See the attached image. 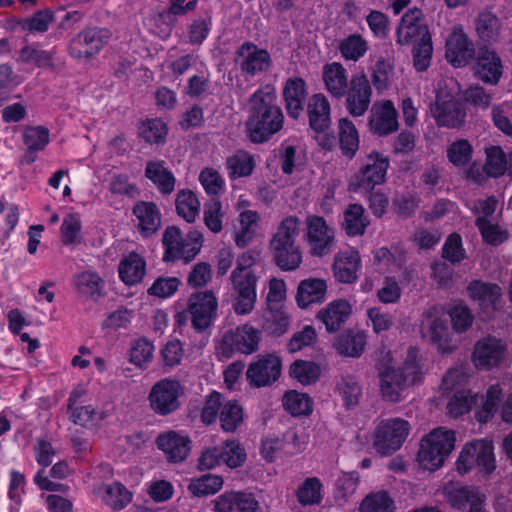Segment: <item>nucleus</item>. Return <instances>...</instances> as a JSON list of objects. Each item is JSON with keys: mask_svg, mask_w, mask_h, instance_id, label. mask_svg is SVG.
I'll return each instance as SVG.
<instances>
[{"mask_svg": "<svg viewBox=\"0 0 512 512\" xmlns=\"http://www.w3.org/2000/svg\"><path fill=\"white\" fill-rule=\"evenodd\" d=\"M248 104L246 127L252 142L263 143L282 129L284 116L273 85L260 86L249 97Z\"/></svg>", "mask_w": 512, "mask_h": 512, "instance_id": "nucleus-1", "label": "nucleus"}, {"mask_svg": "<svg viewBox=\"0 0 512 512\" xmlns=\"http://www.w3.org/2000/svg\"><path fill=\"white\" fill-rule=\"evenodd\" d=\"M392 358L390 352L381 360L379 365L380 389L385 400L399 402L401 393L410 384L418 382L421 378L418 364V350L409 348L402 367L394 368L390 364Z\"/></svg>", "mask_w": 512, "mask_h": 512, "instance_id": "nucleus-2", "label": "nucleus"}, {"mask_svg": "<svg viewBox=\"0 0 512 512\" xmlns=\"http://www.w3.org/2000/svg\"><path fill=\"white\" fill-rule=\"evenodd\" d=\"M300 223L297 216L284 217L270 239L269 250L272 259L282 271H294L302 263V253L296 245Z\"/></svg>", "mask_w": 512, "mask_h": 512, "instance_id": "nucleus-3", "label": "nucleus"}, {"mask_svg": "<svg viewBox=\"0 0 512 512\" xmlns=\"http://www.w3.org/2000/svg\"><path fill=\"white\" fill-rule=\"evenodd\" d=\"M255 261L250 252L243 253L231 272V290L235 299L233 308L237 315L250 314L255 308L257 283L260 278L252 268Z\"/></svg>", "mask_w": 512, "mask_h": 512, "instance_id": "nucleus-4", "label": "nucleus"}, {"mask_svg": "<svg viewBox=\"0 0 512 512\" xmlns=\"http://www.w3.org/2000/svg\"><path fill=\"white\" fill-rule=\"evenodd\" d=\"M455 432L446 427H438L425 435L418 451L419 464L426 470L441 468L455 448Z\"/></svg>", "mask_w": 512, "mask_h": 512, "instance_id": "nucleus-5", "label": "nucleus"}, {"mask_svg": "<svg viewBox=\"0 0 512 512\" xmlns=\"http://www.w3.org/2000/svg\"><path fill=\"white\" fill-rule=\"evenodd\" d=\"M218 300L211 290L192 293L187 307L177 314V321H190L191 327L198 333L209 329L217 318Z\"/></svg>", "mask_w": 512, "mask_h": 512, "instance_id": "nucleus-6", "label": "nucleus"}, {"mask_svg": "<svg viewBox=\"0 0 512 512\" xmlns=\"http://www.w3.org/2000/svg\"><path fill=\"white\" fill-rule=\"evenodd\" d=\"M441 492L444 500L456 510L462 512H486V495L480 487L449 480L443 483Z\"/></svg>", "mask_w": 512, "mask_h": 512, "instance_id": "nucleus-7", "label": "nucleus"}, {"mask_svg": "<svg viewBox=\"0 0 512 512\" xmlns=\"http://www.w3.org/2000/svg\"><path fill=\"white\" fill-rule=\"evenodd\" d=\"M389 160L380 153L373 152L361 162L359 170L352 176L349 189L353 192H370L385 181Z\"/></svg>", "mask_w": 512, "mask_h": 512, "instance_id": "nucleus-8", "label": "nucleus"}, {"mask_svg": "<svg viewBox=\"0 0 512 512\" xmlns=\"http://www.w3.org/2000/svg\"><path fill=\"white\" fill-rule=\"evenodd\" d=\"M112 31L105 27H90L75 35L69 43V54L77 60H89L110 42Z\"/></svg>", "mask_w": 512, "mask_h": 512, "instance_id": "nucleus-9", "label": "nucleus"}, {"mask_svg": "<svg viewBox=\"0 0 512 512\" xmlns=\"http://www.w3.org/2000/svg\"><path fill=\"white\" fill-rule=\"evenodd\" d=\"M410 431L408 421L393 418L380 422L374 437L373 446L382 456H387L398 450L405 442Z\"/></svg>", "mask_w": 512, "mask_h": 512, "instance_id": "nucleus-10", "label": "nucleus"}, {"mask_svg": "<svg viewBox=\"0 0 512 512\" xmlns=\"http://www.w3.org/2000/svg\"><path fill=\"white\" fill-rule=\"evenodd\" d=\"M261 331L249 324H244L225 332L220 343V353L225 358H230L234 353L250 355L259 348Z\"/></svg>", "mask_w": 512, "mask_h": 512, "instance_id": "nucleus-11", "label": "nucleus"}, {"mask_svg": "<svg viewBox=\"0 0 512 512\" xmlns=\"http://www.w3.org/2000/svg\"><path fill=\"white\" fill-rule=\"evenodd\" d=\"M183 393L179 381L165 378L156 382L148 395L151 410L160 416H167L180 408L179 397Z\"/></svg>", "mask_w": 512, "mask_h": 512, "instance_id": "nucleus-12", "label": "nucleus"}, {"mask_svg": "<svg viewBox=\"0 0 512 512\" xmlns=\"http://www.w3.org/2000/svg\"><path fill=\"white\" fill-rule=\"evenodd\" d=\"M305 241L309 252L315 257H324L334 249L335 234L326 220L317 215H310L306 218Z\"/></svg>", "mask_w": 512, "mask_h": 512, "instance_id": "nucleus-13", "label": "nucleus"}, {"mask_svg": "<svg viewBox=\"0 0 512 512\" xmlns=\"http://www.w3.org/2000/svg\"><path fill=\"white\" fill-rule=\"evenodd\" d=\"M234 62L246 79L269 71L272 65L269 52L250 41L244 42L237 48Z\"/></svg>", "mask_w": 512, "mask_h": 512, "instance_id": "nucleus-14", "label": "nucleus"}, {"mask_svg": "<svg viewBox=\"0 0 512 512\" xmlns=\"http://www.w3.org/2000/svg\"><path fill=\"white\" fill-rule=\"evenodd\" d=\"M372 87L364 73L354 74L345 94V108L352 117H361L369 110L372 100Z\"/></svg>", "mask_w": 512, "mask_h": 512, "instance_id": "nucleus-15", "label": "nucleus"}, {"mask_svg": "<svg viewBox=\"0 0 512 512\" xmlns=\"http://www.w3.org/2000/svg\"><path fill=\"white\" fill-rule=\"evenodd\" d=\"M370 131L377 136H388L398 130V112L390 100L375 102L368 119Z\"/></svg>", "mask_w": 512, "mask_h": 512, "instance_id": "nucleus-16", "label": "nucleus"}, {"mask_svg": "<svg viewBox=\"0 0 512 512\" xmlns=\"http://www.w3.org/2000/svg\"><path fill=\"white\" fill-rule=\"evenodd\" d=\"M281 374V362L277 356H260L248 366L246 377L250 385L264 387L275 382Z\"/></svg>", "mask_w": 512, "mask_h": 512, "instance_id": "nucleus-17", "label": "nucleus"}, {"mask_svg": "<svg viewBox=\"0 0 512 512\" xmlns=\"http://www.w3.org/2000/svg\"><path fill=\"white\" fill-rule=\"evenodd\" d=\"M422 12L418 8H413L407 11L401 18L399 27L397 28V43L406 45L431 38L428 27L422 23Z\"/></svg>", "mask_w": 512, "mask_h": 512, "instance_id": "nucleus-18", "label": "nucleus"}, {"mask_svg": "<svg viewBox=\"0 0 512 512\" xmlns=\"http://www.w3.org/2000/svg\"><path fill=\"white\" fill-rule=\"evenodd\" d=\"M431 112L438 126L450 129L461 127L466 117L463 103L453 97L437 96Z\"/></svg>", "mask_w": 512, "mask_h": 512, "instance_id": "nucleus-19", "label": "nucleus"}, {"mask_svg": "<svg viewBox=\"0 0 512 512\" xmlns=\"http://www.w3.org/2000/svg\"><path fill=\"white\" fill-rule=\"evenodd\" d=\"M475 54L474 44L462 29L455 28L446 41L447 60L454 67L465 66Z\"/></svg>", "mask_w": 512, "mask_h": 512, "instance_id": "nucleus-20", "label": "nucleus"}, {"mask_svg": "<svg viewBox=\"0 0 512 512\" xmlns=\"http://www.w3.org/2000/svg\"><path fill=\"white\" fill-rule=\"evenodd\" d=\"M156 444L171 463L184 461L191 450V440L188 436L175 431H168L156 438Z\"/></svg>", "mask_w": 512, "mask_h": 512, "instance_id": "nucleus-21", "label": "nucleus"}, {"mask_svg": "<svg viewBox=\"0 0 512 512\" xmlns=\"http://www.w3.org/2000/svg\"><path fill=\"white\" fill-rule=\"evenodd\" d=\"M308 91L304 79L301 77H290L283 87V98L285 108L290 117L297 119L304 110V102Z\"/></svg>", "mask_w": 512, "mask_h": 512, "instance_id": "nucleus-22", "label": "nucleus"}, {"mask_svg": "<svg viewBox=\"0 0 512 512\" xmlns=\"http://www.w3.org/2000/svg\"><path fill=\"white\" fill-rule=\"evenodd\" d=\"M505 347L501 340L488 336L479 340L473 352V360L477 367L489 368L497 366L504 356Z\"/></svg>", "mask_w": 512, "mask_h": 512, "instance_id": "nucleus-23", "label": "nucleus"}, {"mask_svg": "<svg viewBox=\"0 0 512 512\" xmlns=\"http://www.w3.org/2000/svg\"><path fill=\"white\" fill-rule=\"evenodd\" d=\"M331 107L328 99L322 93L313 94L307 103V115L310 128L322 133L331 125Z\"/></svg>", "mask_w": 512, "mask_h": 512, "instance_id": "nucleus-24", "label": "nucleus"}, {"mask_svg": "<svg viewBox=\"0 0 512 512\" xmlns=\"http://www.w3.org/2000/svg\"><path fill=\"white\" fill-rule=\"evenodd\" d=\"M502 62L495 51L481 48L477 55L476 73L479 78L490 84H497L502 76Z\"/></svg>", "mask_w": 512, "mask_h": 512, "instance_id": "nucleus-25", "label": "nucleus"}, {"mask_svg": "<svg viewBox=\"0 0 512 512\" xmlns=\"http://www.w3.org/2000/svg\"><path fill=\"white\" fill-rule=\"evenodd\" d=\"M322 78L325 88L331 96L337 99L345 96L349 87V81L347 70L341 63L332 62L324 65Z\"/></svg>", "mask_w": 512, "mask_h": 512, "instance_id": "nucleus-26", "label": "nucleus"}, {"mask_svg": "<svg viewBox=\"0 0 512 512\" xmlns=\"http://www.w3.org/2000/svg\"><path fill=\"white\" fill-rule=\"evenodd\" d=\"M138 220V229L144 237L153 235L161 225V214L153 202L140 201L132 210Z\"/></svg>", "mask_w": 512, "mask_h": 512, "instance_id": "nucleus-27", "label": "nucleus"}, {"mask_svg": "<svg viewBox=\"0 0 512 512\" xmlns=\"http://www.w3.org/2000/svg\"><path fill=\"white\" fill-rule=\"evenodd\" d=\"M361 266L359 253L354 250L339 252L334 259L333 272L341 283H353Z\"/></svg>", "mask_w": 512, "mask_h": 512, "instance_id": "nucleus-28", "label": "nucleus"}, {"mask_svg": "<svg viewBox=\"0 0 512 512\" xmlns=\"http://www.w3.org/2000/svg\"><path fill=\"white\" fill-rule=\"evenodd\" d=\"M145 177L155 185L163 196L170 195L175 190V176L166 167V163L163 160L147 162Z\"/></svg>", "mask_w": 512, "mask_h": 512, "instance_id": "nucleus-29", "label": "nucleus"}, {"mask_svg": "<svg viewBox=\"0 0 512 512\" xmlns=\"http://www.w3.org/2000/svg\"><path fill=\"white\" fill-rule=\"evenodd\" d=\"M351 314V306L346 300H335L320 310L317 318L325 325L328 332H336L347 321Z\"/></svg>", "mask_w": 512, "mask_h": 512, "instance_id": "nucleus-30", "label": "nucleus"}, {"mask_svg": "<svg viewBox=\"0 0 512 512\" xmlns=\"http://www.w3.org/2000/svg\"><path fill=\"white\" fill-rule=\"evenodd\" d=\"M327 284L318 278L302 280L298 286L296 300L301 308H307L313 303H321L325 299Z\"/></svg>", "mask_w": 512, "mask_h": 512, "instance_id": "nucleus-31", "label": "nucleus"}, {"mask_svg": "<svg viewBox=\"0 0 512 512\" xmlns=\"http://www.w3.org/2000/svg\"><path fill=\"white\" fill-rule=\"evenodd\" d=\"M73 283L78 293L88 299L97 300L103 295L105 283L95 271L77 273L73 277Z\"/></svg>", "mask_w": 512, "mask_h": 512, "instance_id": "nucleus-32", "label": "nucleus"}, {"mask_svg": "<svg viewBox=\"0 0 512 512\" xmlns=\"http://www.w3.org/2000/svg\"><path fill=\"white\" fill-rule=\"evenodd\" d=\"M102 501L113 511H120L132 501L133 494L121 482L102 484L99 487Z\"/></svg>", "mask_w": 512, "mask_h": 512, "instance_id": "nucleus-33", "label": "nucleus"}, {"mask_svg": "<svg viewBox=\"0 0 512 512\" xmlns=\"http://www.w3.org/2000/svg\"><path fill=\"white\" fill-rule=\"evenodd\" d=\"M342 228L350 237L362 236L370 222L362 205L349 204L343 213Z\"/></svg>", "mask_w": 512, "mask_h": 512, "instance_id": "nucleus-34", "label": "nucleus"}, {"mask_svg": "<svg viewBox=\"0 0 512 512\" xmlns=\"http://www.w3.org/2000/svg\"><path fill=\"white\" fill-rule=\"evenodd\" d=\"M438 309L431 307L423 313L421 328L432 342L437 343L440 347L447 342L448 327L446 321L437 317Z\"/></svg>", "mask_w": 512, "mask_h": 512, "instance_id": "nucleus-35", "label": "nucleus"}, {"mask_svg": "<svg viewBox=\"0 0 512 512\" xmlns=\"http://www.w3.org/2000/svg\"><path fill=\"white\" fill-rule=\"evenodd\" d=\"M145 268L144 259L139 254L132 252L120 261L118 272L125 284L134 285L143 279Z\"/></svg>", "mask_w": 512, "mask_h": 512, "instance_id": "nucleus-36", "label": "nucleus"}, {"mask_svg": "<svg viewBox=\"0 0 512 512\" xmlns=\"http://www.w3.org/2000/svg\"><path fill=\"white\" fill-rule=\"evenodd\" d=\"M468 292L471 298L478 301L485 309L495 310L501 296V288L497 284L474 281L469 284Z\"/></svg>", "mask_w": 512, "mask_h": 512, "instance_id": "nucleus-37", "label": "nucleus"}, {"mask_svg": "<svg viewBox=\"0 0 512 512\" xmlns=\"http://www.w3.org/2000/svg\"><path fill=\"white\" fill-rule=\"evenodd\" d=\"M465 445H471L475 451L471 452L472 463L475 467H478L481 471L490 474L495 470V458H494V447L491 441L487 439H477L466 443Z\"/></svg>", "mask_w": 512, "mask_h": 512, "instance_id": "nucleus-38", "label": "nucleus"}, {"mask_svg": "<svg viewBox=\"0 0 512 512\" xmlns=\"http://www.w3.org/2000/svg\"><path fill=\"white\" fill-rule=\"evenodd\" d=\"M162 242L165 247L163 255L164 261L169 262L178 259L185 260L186 248L189 244H185L179 228L175 226L167 227L163 233Z\"/></svg>", "mask_w": 512, "mask_h": 512, "instance_id": "nucleus-39", "label": "nucleus"}, {"mask_svg": "<svg viewBox=\"0 0 512 512\" xmlns=\"http://www.w3.org/2000/svg\"><path fill=\"white\" fill-rule=\"evenodd\" d=\"M255 166L253 155L244 150H238L226 159V167L231 179L250 176Z\"/></svg>", "mask_w": 512, "mask_h": 512, "instance_id": "nucleus-40", "label": "nucleus"}, {"mask_svg": "<svg viewBox=\"0 0 512 512\" xmlns=\"http://www.w3.org/2000/svg\"><path fill=\"white\" fill-rule=\"evenodd\" d=\"M366 345V337L361 332L343 333L335 341V349L343 356L358 358L362 355Z\"/></svg>", "mask_w": 512, "mask_h": 512, "instance_id": "nucleus-41", "label": "nucleus"}, {"mask_svg": "<svg viewBox=\"0 0 512 512\" xmlns=\"http://www.w3.org/2000/svg\"><path fill=\"white\" fill-rule=\"evenodd\" d=\"M339 142L342 153L353 158L359 148V135L354 123L348 118L339 120Z\"/></svg>", "mask_w": 512, "mask_h": 512, "instance_id": "nucleus-42", "label": "nucleus"}, {"mask_svg": "<svg viewBox=\"0 0 512 512\" xmlns=\"http://www.w3.org/2000/svg\"><path fill=\"white\" fill-rule=\"evenodd\" d=\"M260 216L257 211L245 210L239 215L240 230L235 235V243L245 248L254 238Z\"/></svg>", "mask_w": 512, "mask_h": 512, "instance_id": "nucleus-43", "label": "nucleus"}, {"mask_svg": "<svg viewBox=\"0 0 512 512\" xmlns=\"http://www.w3.org/2000/svg\"><path fill=\"white\" fill-rule=\"evenodd\" d=\"M500 20L490 11L481 12L476 19V31L484 42H496L500 36Z\"/></svg>", "mask_w": 512, "mask_h": 512, "instance_id": "nucleus-44", "label": "nucleus"}, {"mask_svg": "<svg viewBox=\"0 0 512 512\" xmlns=\"http://www.w3.org/2000/svg\"><path fill=\"white\" fill-rule=\"evenodd\" d=\"M175 205L177 214L189 223L194 222L199 215L200 203L191 190L179 191Z\"/></svg>", "mask_w": 512, "mask_h": 512, "instance_id": "nucleus-45", "label": "nucleus"}, {"mask_svg": "<svg viewBox=\"0 0 512 512\" xmlns=\"http://www.w3.org/2000/svg\"><path fill=\"white\" fill-rule=\"evenodd\" d=\"M53 55L54 51H46L26 45L21 48L17 61L25 64H34L40 68H53Z\"/></svg>", "mask_w": 512, "mask_h": 512, "instance_id": "nucleus-46", "label": "nucleus"}, {"mask_svg": "<svg viewBox=\"0 0 512 512\" xmlns=\"http://www.w3.org/2000/svg\"><path fill=\"white\" fill-rule=\"evenodd\" d=\"M360 512H394L395 503L386 491L368 494L361 502Z\"/></svg>", "mask_w": 512, "mask_h": 512, "instance_id": "nucleus-47", "label": "nucleus"}, {"mask_svg": "<svg viewBox=\"0 0 512 512\" xmlns=\"http://www.w3.org/2000/svg\"><path fill=\"white\" fill-rule=\"evenodd\" d=\"M223 486V479L220 476L206 474L191 480L188 491L196 497H205L217 493Z\"/></svg>", "mask_w": 512, "mask_h": 512, "instance_id": "nucleus-48", "label": "nucleus"}, {"mask_svg": "<svg viewBox=\"0 0 512 512\" xmlns=\"http://www.w3.org/2000/svg\"><path fill=\"white\" fill-rule=\"evenodd\" d=\"M368 50L366 40L357 33L342 39L339 43V51L346 60L358 61Z\"/></svg>", "mask_w": 512, "mask_h": 512, "instance_id": "nucleus-49", "label": "nucleus"}, {"mask_svg": "<svg viewBox=\"0 0 512 512\" xmlns=\"http://www.w3.org/2000/svg\"><path fill=\"white\" fill-rule=\"evenodd\" d=\"M243 409L236 401H228L220 410L219 420L225 432H235L243 422Z\"/></svg>", "mask_w": 512, "mask_h": 512, "instance_id": "nucleus-50", "label": "nucleus"}, {"mask_svg": "<svg viewBox=\"0 0 512 512\" xmlns=\"http://www.w3.org/2000/svg\"><path fill=\"white\" fill-rule=\"evenodd\" d=\"M320 367L314 362L297 360L291 366L289 374L303 385H309L318 380Z\"/></svg>", "mask_w": 512, "mask_h": 512, "instance_id": "nucleus-51", "label": "nucleus"}, {"mask_svg": "<svg viewBox=\"0 0 512 512\" xmlns=\"http://www.w3.org/2000/svg\"><path fill=\"white\" fill-rule=\"evenodd\" d=\"M321 488L317 477L306 478L296 491L297 500L304 506L319 504L322 500Z\"/></svg>", "mask_w": 512, "mask_h": 512, "instance_id": "nucleus-52", "label": "nucleus"}, {"mask_svg": "<svg viewBox=\"0 0 512 512\" xmlns=\"http://www.w3.org/2000/svg\"><path fill=\"white\" fill-rule=\"evenodd\" d=\"M283 406L293 416L309 415L312 412L310 397L296 391L284 395Z\"/></svg>", "mask_w": 512, "mask_h": 512, "instance_id": "nucleus-53", "label": "nucleus"}, {"mask_svg": "<svg viewBox=\"0 0 512 512\" xmlns=\"http://www.w3.org/2000/svg\"><path fill=\"white\" fill-rule=\"evenodd\" d=\"M337 389L347 408L356 406L362 394L357 379L351 375L342 376L337 382Z\"/></svg>", "mask_w": 512, "mask_h": 512, "instance_id": "nucleus-54", "label": "nucleus"}, {"mask_svg": "<svg viewBox=\"0 0 512 512\" xmlns=\"http://www.w3.org/2000/svg\"><path fill=\"white\" fill-rule=\"evenodd\" d=\"M82 223L77 214H67L62 221L60 232L62 243L66 246L81 243Z\"/></svg>", "mask_w": 512, "mask_h": 512, "instance_id": "nucleus-55", "label": "nucleus"}, {"mask_svg": "<svg viewBox=\"0 0 512 512\" xmlns=\"http://www.w3.org/2000/svg\"><path fill=\"white\" fill-rule=\"evenodd\" d=\"M486 163L484 170L491 177H499L506 173V154L499 146H491L486 149Z\"/></svg>", "mask_w": 512, "mask_h": 512, "instance_id": "nucleus-56", "label": "nucleus"}, {"mask_svg": "<svg viewBox=\"0 0 512 512\" xmlns=\"http://www.w3.org/2000/svg\"><path fill=\"white\" fill-rule=\"evenodd\" d=\"M502 400V389L499 385H492L487 390L482 408L476 412V419L479 422L486 423L497 411Z\"/></svg>", "mask_w": 512, "mask_h": 512, "instance_id": "nucleus-57", "label": "nucleus"}, {"mask_svg": "<svg viewBox=\"0 0 512 512\" xmlns=\"http://www.w3.org/2000/svg\"><path fill=\"white\" fill-rule=\"evenodd\" d=\"M473 148L468 140L459 139L447 148V158L456 167L468 164L472 158Z\"/></svg>", "mask_w": 512, "mask_h": 512, "instance_id": "nucleus-58", "label": "nucleus"}, {"mask_svg": "<svg viewBox=\"0 0 512 512\" xmlns=\"http://www.w3.org/2000/svg\"><path fill=\"white\" fill-rule=\"evenodd\" d=\"M223 216L222 204L217 197H212L207 203H205L204 223L211 232L219 233L222 230Z\"/></svg>", "mask_w": 512, "mask_h": 512, "instance_id": "nucleus-59", "label": "nucleus"}, {"mask_svg": "<svg viewBox=\"0 0 512 512\" xmlns=\"http://www.w3.org/2000/svg\"><path fill=\"white\" fill-rule=\"evenodd\" d=\"M288 327V315L277 307H275V310L271 308L268 315L265 317L263 329L271 335L281 336L287 332Z\"/></svg>", "mask_w": 512, "mask_h": 512, "instance_id": "nucleus-60", "label": "nucleus"}, {"mask_svg": "<svg viewBox=\"0 0 512 512\" xmlns=\"http://www.w3.org/2000/svg\"><path fill=\"white\" fill-rule=\"evenodd\" d=\"M474 403L476 395L471 394L469 390L457 391L448 402V413L452 417H459L469 412Z\"/></svg>", "mask_w": 512, "mask_h": 512, "instance_id": "nucleus-61", "label": "nucleus"}, {"mask_svg": "<svg viewBox=\"0 0 512 512\" xmlns=\"http://www.w3.org/2000/svg\"><path fill=\"white\" fill-rule=\"evenodd\" d=\"M55 20V13L50 9L39 10L31 17L24 18L26 31L31 33H44Z\"/></svg>", "mask_w": 512, "mask_h": 512, "instance_id": "nucleus-62", "label": "nucleus"}, {"mask_svg": "<svg viewBox=\"0 0 512 512\" xmlns=\"http://www.w3.org/2000/svg\"><path fill=\"white\" fill-rule=\"evenodd\" d=\"M221 452L223 463L230 468L240 467L246 460L244 448L234 440L226 441L221 447Z\"/></svg>", "mask_w": 512, "mask_h": 512, "instance_id": "nucleus-63", "label": "nucleus"}, {"mask_svg": "<svg viewBox=\"0 0 512 512\" xmlns=\"http://www.w3.org/2000/svg\"><path fill=\"white\" fill-rule=\"evenodd\" d=\"M23 142L28 149H44L49 143V130L44 126H29L24 130Z\"/></svg>", "mask_w": 512, "mask_h": 512, "instance_id": "nucleus-64", "label": "nucleus"}]
</instances>
